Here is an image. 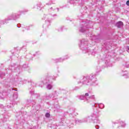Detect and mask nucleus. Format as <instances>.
Here are the masks:
<instances>
[{
	"mask_svg": "<svg viewBox=\"0 0 129 129\" xmlns=\"http://www.w3.org/2000/svg\"><path fill=\"white\" fill-rule=\"evenodd\" d=\"M116 26L117 27V28H121V27L123 26V23H122L121 21H119L116 24Z\"/></svg>",
	"mask_w": 129,
	"mask_h": 129,
	"instance_id": "obj_1",
	"label": "nucleus"
},
{
	"mask_svg": "<svg viewBox=\"0 0 129 129\" xmlns=\"http://www.w3.org/2000/svg\"><path fill=\"white\" fill-rule=\"evenodd\" d=\"M47 89H51L52 88V85H48L47 86Z\"/></svg>",
	"mask_w": 129,
	"mask_h": 129,
	"instance_id": "obj_2",
	"label": "nucleus"
},
{
	"mask_svg": "<svg viewBox=\"0 0 129 129\" xmlns=\"http://www.w3.org/2000/svg\"><path fill=\"white\" fill-rule=\"evenodd\" d=\"M45 116H46V117H50V113H46L45 114Z\"/></svg>",
	"mask_w": 129,
	"mask_h": 129,
	"instance_id": "obj_3",
	"label": "nucleus"
},
{
	"mask_svg": "<svg viewBox=\"0 0 129 129\" xmlns=\"http://www.w3.org/2000/svg\"><path fill=\"white\" fill-rule=\"evenodd\" d=\"M126 5H127V6H129V1L126 2Z\"/></svg>",
	"mask_w": 129,
	"mask_h": 129,
	"instance_id": "obj_4",
	"label": "nucleus"
},
{
	"mask_svg": "<svg viewBox=\"0 0 129 129\" xmlns=\"http://www.w3.org/2000/svg\"><path fill=\"white\" fill-rule=\"evenodd\" d=\"M95 127H96V128H97V129H99V126L98 125H96V126H95Z\"/></svg>",
	"mask_w": 129,
	"mask_h": 129,
	"instance_id": "obj_5",
	"label": "nucleus"
},
{
	"mask_svg": "<svg viewBox=\"0 0 129 129\" xmlns=\"http://www.w3.org/2000/svg\"><path fill=\"white\" fill-rule=\"evenodd\" d=\"M89 95L87 93L85 94V96H89Z\"/></svg>",
	"mask_w": 129,
	"mask_h": 129,
	"instance_id": "obj_6",
	"label": "nucleus"
},
{
	"mask_svg": "<svg viewBox=\"0 0 129 129\" xmlns=\"http://www.w3.org/2000/svg\"><path fill=\"white\" fill-rule=\"evenodd\" d=\"M127 49H128V50H129V46H127Z\"/></svg>",
	"mask_w": 129,
	"mask_h": 129,
	"instance_id": "obj_7",
	"label": "nucleus"
},
{
	"mask_svg": "<svg viewBox=\"0 0 129 129\" xmlns=\"http://www.w3.org/2000/svg\"><path fill=\"white\" fill-rule=\"evenodd\" d=\"M81 32H83V30H80Z\"/></svg>",
	"mask_w": 129,
	"mask_h": 129,
	"instance_id": "obj_8",
	"label": "nucleus"
}]
</instances>
